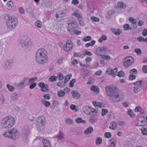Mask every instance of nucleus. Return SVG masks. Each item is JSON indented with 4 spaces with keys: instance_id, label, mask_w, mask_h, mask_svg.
Here are the masks:
<instances>
[{
    "instance_id": "obj_59",
    "label": "nucleus",
    "mask_w": 147,
    "mask_h": 147,
    "mask_svg": "<svg viewBox=\"0 0 147 147\" xmlns=\"http://www.w3.org/2000/svg\"><path fill=\"white\" fill-rule=\"evenodd\" d=\"M35 25L38 28H40L41 26V22L40 21H38L35 22Z\"/></svg>"
},
{
    "instance_id": "obj_33",
    "label": "nucleus",
    "mask_w": 147,
    "mask_h": 147,
    "mask_svg": "<svg viewBox=\"0 0 147 147\" xmlns=\"http://www.w3.org/2000/svg\"><path fill=\"white\" fill-rule=\"evenodd\" d=\"M128 113L130 117L132 118H134L135 117V114L134 112L130 109L128 110Z\"/></svg>"
},
{
    "instance_id": "obj_34",
    "label": "nucleus",
    "mask_w": 147,
    "mask_h": 147,
    "mask_svg": "<svg viewBox=\"0 0 147 147\" xmlns=\"http://www.w3.org/2000/svg\"><path fill=\"white\" fill-rule=\"evenodd\" d=\"M91 90L94 91H95L96 92H99V88L96 86H92L91 87Z\"/></svg>"
},
{
    "instance_id": "obj_39",
    "label": "nucleus",
    "mask_w": 147,
    "mask_h": 147,
    "mask_svg": "<svg viewBox=\"0 0 147 147\" xmlns=\"http://www.w3.org/2000/svg\"><path fill=\"white\" fill-rule=\"evenodd\" d=\"M66 12V10L64 9H63L61 10H60L59 11H58L57 13L60 16L61 18L62 16H61L62 15L65 14Z\"/></svg>"
},
{
    "instance_id": "obj_57",
    "label": "nucleus",
    "mask_w": 147,
    "mask_h": 147,
    "mask_svg": "<svg viewBox=\"0 0 147 147\" xmlns=\"http://www.w3.org/2000/svg\"><path fill=\"white\" fill-rule=\"evenodd\" d=\"M76 80L75 79H73L70 82L69 84V86L71 87H73L74 86V83L75 82Z\"/></svg>"
},
{
    "instance_id": "obj_26",
    "label": "nucleus",
    "mask_w": 147,
    "mask_h": 147,
    "mask_svg": "<svg viewBox=\"0 0 147 147\" xmlns=\"http://www.w3.org/2000/svg\"><path fill=\"white\" fill-rule=\"evenodd\" d=\"M93 131L92 127H90L87 128L84 131V133L86 134H88L92 133Z\"/></svg>"
},
{
    "instance_id": "obj_46",
    "label": "nucleus",
    "mask_w": 147,
    "mask_h": 147,
    "mask_svg": "<svg viewBox=\"0 0 147 147\" xmlns=\"http://www.w3.org/2000/svg\"><path fill=\"white\" fill-rule=\"evenodd\" d=\"M134 51L138 55H140L142 53L141 50L140 48L135 49Z\"/></svg>"
},
{
    "instance_id": "obj_15",
    "label": "nucleus",
    "mask_w": 147,
    "mask_h": 147,
    "mask_svg": "<svg viewBox=\"0 0 147 147\" xmlns=\"http://www.w3.org/2000/svg\"><path fill=\"white\" fill-rule=\"evenodd\" d=\"M117 68H115L114 69H112L111 68H109L106 71L107 74L111 75H115L117 71Z\"/></svg>"
},
{
    "instance_id": "obj_47",
    "label": "nucleus",
    "mask_w": 147,
    "mask_h": 147,
    "mask_svg": "<svg viewBox=\"0 0 147 147\" xmlns=\"http://www.w3.org/2000/svg\"><path fill=\"white\" fill-rule=\"evenodd\" d=\"M37 79V78L36 77L32 78L29 80L28 83H29V82H30L31 83H32L34 82L35 80H36Z\"/></svg>"
},
{
    "instance_id": "obj_12",
    "label": "nucleus",
    "mask_w": 147,
    "mask_h": 147,
    "mask_svg": "<svg viewBox=\"0 0 147 147\" xmlns=\"http://www.w3.org/2000/svg\"><path fill=\"white\" fill-rule=\"evenodd\" d=\"M73 47V44L70 40H67L66 44L63 46L64 49L65 51H68L70 50Z\"/></svg>"
},
{
    "instance_id": "obj_58",
    "label": "nucleus",
    "mask_w": 147,
    "mask_h": 147,
    "mask_svg": "<svg viewBox=\"0 0 147 147\" xmlns=\"http://www.w3.org/2000/svg\"><path fill=\"white\" fill-rule=\"evenodd\" d=\"M58 79L59 80H62L63 79V77L62 74L61 73H59L57 74Z\"/></svg>"
},
{
    "instance_id": "obj_1",
    "label": "nucleus",
    "mask_w": 147,
    "mask_h": 147,
    "mask_svg": "<svg viewBox=\"0 0 147 147\" xmlns=\"http://www.w3.org/2000/svg\"><path fill=\"white\" fill-rule=\"evenodd\" d=\"M105 92L109 99L113 102H117L119 101V94L118 90L109 86L105 88Z\"/></svg>"
},
{
    "instance_id": "obj_23",
    "label": "nucleus",
    "mask_w": 147,
    "mask_h": 147,
    "mask_svg": "<svg viewBox=\"0 0 147 147\" xmlns=\"http://www.w3.org/2000/svg\"><path fill=\"white\" fill-rule=\"evenodd\" d=\"M55 137L58 140H62L64 138V134L62 132L60 131L59 134L56 136Z\"/></svg>"
},
{
    "instance_id": "obj_21",
    "label": "nucleus",
    "mask_w": 147,
    "mask_h": 147,
    "mask_svg": "<svg viewBox=\"0 0 147 147\" xmlns=\"http://www.w3.org/2000/svg\"><path fill=\"white\" fill-rule=\"evenodd\" d=\"M139 86L143 89H145L146 88L147 85L146 83L142 81H140Z\"/></svg>"
},
{
    "instance_id": "obj_24",
    "label": "nucleus",
    "mask_w": 147,
    "mask_h": 147,
    "mask_svg": "<svg viewBox=\"0 0 147 147\" xmlns=\"http://www.w3.org/2000/svg\"><path fill=\"white\" fill-rule=\"evenodd\" d=\"M73 97L74 98H78L80 97V94L77 91L73 90L72 92Z\"/></svg>"
},
{
    "instance_id": "obj_3",
    "label": "nucleus",
    "mask_w": 147,
    "mask_h": 147,
    "mask_svg": "<svg viewBox=\"0 0 147 147\" xmlns=\"http://www.w3.org/2000/svg\"><path fill=\"white\" fill-rule=\"evenodd\" d=\"M14 122L13 117L11 116H7L2 120V126L3 128L8 129L13 125Z\"/></svg>"
},
{
    "instance_id": "obj_22",
    "label": "nucleus",
    "mask_w": 147,
    "mask_h": 147,
    "mask_svg": "<svg viewBox=\"0 0 147 147\" xmlns=\"http://www.w3.org/2000/svg\"><path fill=\"white\" fill-rule=\"evenodd\" d=\"M114 13V11L112 10H109L108 11L106 14V18L107 20H109L110 19L112 16V15Z\"/></svg>"
},
{
    "instance_id": "obj_30",
    "label": "nucleus",
    "mask_w": 147,
    "mask_h": 147,
    "mask_svg": "<svg viewBox=\"0 0 147 147\" xmlns=\"http://www.w3.org/2000/svg\"><path fill=\"white\" fill-rule=\"evenodd\" d=\"M41 102L46 107H48L50 105V103L49 102L47 101L44 99H42L41 100Z\"/></svg>"
},
{
    "instance_id": "obj_41",
    "label": "nucleus",
    "mask_w": 147,
    "mask_h": 147,
    "mask_svg": "<svg viewBox=\"0 0 147 147\" xmlns=\"http://www.w3.org/2000/svg\"><path fill=\"white\" fill-rule=\"evenodd\" d=\"M57 77L55 76H52L50 77L49 78V80L51 82H53L56 81Z\"/></svg>"
},
{
    "instance_id": "obj_45",
    "label": "nucleus",
    "mask_w": 147,
    "mask_h": 147,
    "mask_svg": "<svg viewBox=\"0 0 147 147\" xmlns=\"http://www.w3.org/2000/svg\"><path fill=\"white\" fill-rule=\"evenodd\" d=\"M125 74L122 70H121L119 72L117 76L119 77H123L125 76Z\"/></svg>"
},
{
    "instance_id": "obj_63",
    "label": "nucleus",
    "mask_w": 147,
    "mask_h": 147,
    "mask_svg": "<svg viewBox=\"0 0 147 147\" xmlns=\"http://www.w3.org/2000/svg\"><path fill=\"white\" fill-rule=\"evenodd\" d=\"M142 70L144 73H147V65L143 66L142 68Z\"/></svg>"
},
{
    "instance_id": "obj_17",
    "label": "nucleus",
    "mask_w": 147,
    "mask_h": 147,
    "mask_svg": "<svg viewBox=\"0 0 147 147\" xmlns=\"http://www.w3.org/2000/svg\"><path fill=\"white\" fill-rule=\"evenodd\" d=\"M72 22H69L68 23L69 27L67 28V30L69 32L76 28L75 23Z\"/></svg>"
},
{
    "instance_id": "obj_50",
    "label": "nucleus",
    "mask_w": 147,
    "mask_h": 147,
    "mask_svg": "<svg viewBox=\"0 0 147 147\" xmlns=\"http://www.w3.org/2000/svg\"><path fill=\"white\" fill-rule=\"evenodd\" d=\"M73 15L75 16L76 17H77L78 19L79 20H82V17L80 16L79 13H78L75 12Z\"/></svg>"
},
{
    "instance_id": "obj_52",
    "label": "nucleus",
    "mask_w": 147,
    "mask_h": 147,
    "mask_svg": "<svg viewBox=\"0 0 147 147\" xmlns=\"http://www.w3.org/2000/svg\"><path fill=\"white\" fill-rule=\"evenodd\" d=\"M102 58L103 59L109 60L110 59V57L109 56L105 55H102L101 56Z\"/></svg>"
},
{
    "instance_id": "obj_28",
    "label": "nucleus",
    "mask_w": 147,
    "mask_h": 147,
    "mask_svg": "<svg viewBox=\"0 0 147 147\" xmlns=\"http://www.w3.org/2000/svg\"><path fill=\"white\" fill-rule=\"evenodd\" d=\"M110 144L108 145V147H115V143L114 142V139H111L110 140Z\"/></svg>"
},
{
    "instance_id": "obj_54",
    "label": "nucleus",
    "mask_w": 147,
    "mask_h": 147,
    "mask_svg": "<svg viewBox=\"0 0 147 147\" xmlns=\"http://www.w3.org/2000/svg\"><path fill=\"white\" fill-rule=\"evenodd\" d=\"M94 117H91L89 119L90 122L92 124L95 123L97 121V119L94 118Z\"/></svg>"
},
{
    "instance_id": "obj_14",
    "label": "nucleus",
    "mask_w": 147,
    "mask_h": 147,
    "mask_svg": "<svg viewBox=\"0 0 147 147\" xmlns=\"http://www.w3.org/2000/svg\"><path fill=\"white\" fill-rule=\"evenodd\" d=\"M38 85L41 88L42 91L47 92L49 91L48 86L47 85H45L43 82H40L38 83Z\"/></svg>"
},
{
    "instance_id": "obj_13",
    "label": "nucleus",
    "mask_w": 147,
    "mask_h": 147,
    "mask_svg": "<svg viewBox=\"0 0 147 147\" xmlns=\"http://www.w3.org/2000/svg\"><path fill=\"white\" fill-rule=\"evenodd\" d=\"M13 60L12 59L7 60L4 65L5 68L9 69L11 68L13 65Z\"/></svg>"
},
{
    "instance_id": "obj_43",
    "label": "nucleus",
    "mask_w": 147,
    "mask_h": 147,
    "mask_svg": "<svg viewBox=\"0 0 147 147\" xmlns=\"http://www.w3.org/2000/svg\"><path fill=\"white\" fill-rule=\"evenodd\" d=\"M102 140L101 138L98 137L97 138L96 141V144L99 145L101 144L102 143Z\"/></svg>"
},
{
    "instance_id": "obj_29",
    "label": "nucleus",
    "mask_w": 147,
    "mask_h": 147,
    "mask_svg": "<svg viewBox=\"0 0 147 147\" xmlns=\"http://www.w3.org/2000/svg\"><path fill=\"white\" fill-rule=\"evenodd\" d=\"M117 5L118 7L120 8L125 9L126 7V5L125 4L121 2L118 3Z\"/></svg>"
},
{
    "instance_id": "obj_51",
    "label": "nucleus",
    "mask_w": 147,
    "mask_h": 147,
    "mask_svg": "<svg viewBox=\"0 0 147 147\" xmlns=\"http://www.w3.org/2000/svg\"><path fill=\"white\" fill-rule=\"evenodd\" d=\"M82 40L85 42L89 41L91 40V37L90 36H88L82 39Z\"/></svg>"
},
{
    "instance_id": "obj_2",
    "label": "nucleus",
    "mask_w": 147,
    "mask_h": 147,
    "mask_svg": "<svg viewBox=\"0 0 147 147\" xmlns=\"http://www.w3.org/2000/svg\"><path fill=\"white\" fill-rule=\"evenodd\" d=\"M47 54L44 49H40L37 50L36 54V60L39 63L42 64L47 61Z\"/></svg>"
},
{
    "instance_id": "obj_35",
    "label": "nucleus",
    "mask_w": 147,
    "mask_h": 147,
    "mask_svg": "<svg viewBox=\"0 0 147 147\" xmlns=\"http://www.w3.org/2000/svg\"><path fill=\"white\" fill-rule=\"evenodd\" d=\"M92 103L93 105L95 106H96L99 108H100L101 107L102 103L100 102L94 101Z\"/></svg>"
},
{
    "instance_id": "obj_36",
    "label": "nucleus",
    "mask_w": 147,
    "mask_h": 147,
    "mask_svg": "<svg viewBox=\"0 0 147 147\" xmlns=\"http://www.w3.org/2000/svg\"><path fill=\"white\" fill-rule=\"evenodd\" d=\"M6 87L10 91L13 92L14 91V87L13 86L10 85L9 84H7L6 85Z\"/></svg>"
},
{
    "instance_id": "obj_19",
    "label": "nucleus",
    "mask_w": 147,
    "mask_h": 147,
    "mask_svg": "<svg viewBox=\"0 0 147 147\" xmlns=\"http://www.w3.org/2000/svg\"><path fill=\"white\" fill-rule=\"evenodd\" d=\"M42 142L43 147H51L50 142L47 140L43 139Z\"/></svg>"
},
{
    "instance_id": "obj_10",
    "label": "nucleus",
    "mask_w": 147,
    "mask_h": 147,
    "mask_svg": "<svg viewBox=\"0 0 147 147\" xmlns=\"http://www.w3.org/2000/svg\"><path fill=\"white\" fill-rule=\"evenodd\" d=\"M123 60L124 61L123 63L124 66L128 67L132 64L134 62V59L132 57L128 56L125 58Z\"/></svg>"
},
{
    "instance_id": "obj_5",
    "label": "nucleus",
    "mask_w": 147,
    "mask_h": 147,
    "mask_svg": "<svg viewBox=\"0 0 147 147\" xmlns=\"http://www.w3.org/2000/svg\"><path fill=\"white\" fill-rule=\"evenodd\" d=\"M37 128L39 131H41L45 128L46 119L44 116H39L37 119Z\"/></svg>"
},
{
    "instance_id": "obj_7",
    "label": "nucleus",
    "mask_w": 147,
    "mask_h": 147,
    "mask_svg": "<svg viewBox=\"0 0 147 147\" xmlns=\"http://www.w3.org/2000/svg\"><path fill=\"white\" fill-rule=\"evenodd\" d=\"M107 46H103L102 47H98L95 52V53L98 56H101L103 54H106V52H109Z\"/></svg>"
},
{
    "instance_id": "obj_37",
    "label": "nucleus",
    "mask_w": 147,
    "mask_h": 147,
    "mask_svg": "<svg viewBox=\"0 0 147 147\" xmlns=\"http://www.w3.org/2000/svg\"><path fill=\"white\" fill-rule=\"evenodd\" d=\"M65 92L62 90H60L58 91L57 92L58 95L60 97H63L65 94Z\"/></svg>"
},
{
    "instance_id": "obj_44",
    "label": "nucleus",
    "mask_w": 147,
    "mask_h": 147,
    "mask_svg": "<svg viewBox=\"0 0 147 147\" xmlns=\"http://www.w3.org/2000/svg\"><path fill=\"white\" fill-rule=\"evenodd\" d=\"M142 134L144 135H147V131L146 129L144 127H142L141 129Z\"/></svg>"
},
{
    "instance_id": "obj_38",
    "label": "nucleus",
    "mask_w": 147,
    "mask_h": 147,
    "mask_svg": "<svg viewBox=\"0 0 147 147\" xmlns=\"http://www.w3.org/2000/svg\"><path fill=\"white\" fill-rule=\"evenodd\" d=\"M84 56V54H81L80 52L76 53H74V57H79L81 58H83Z\"/></svg>"
},
{
    "instance_id": "obj_60",
    "label": "nucleus",
    "mask_w": 147,
    "mask_h": 147,
    "mask_svg": "<svg viewBox=\"0 0 147 147\" xmlns=\"http://www.w3.org/2000/svg\"><path fill=\"white\" fill-rule=\"evenodd\" d=\"M65 122L66 123L69 124H71L73 123L72 120L69 119H65Z\"/></svg>"
},
{
    "instance_id": "obj_27",
    "label": "nucleus",
    "mask_w": 147,
    "mask_h": 147,
    "mask_svg": "<svg viewBox=\"0 0 147 147\" xmlns=\"http://www.w3.org/2000/svg\"><path fill=\"white\" fill-rule=\"evenodd\" d=\"M76 122L77 123H85L86 121L84 120H82V118L80 117H78L76 119Z\"/></svg>"
},
{
    "instance_id": "obj_61",
    "label": "nucleus",
    "mask_w": 147,
    "mask_h": 147,
    "mask_svg": "<svg viewBox=\"0 0 147 147\" xmlns=\"http://www.w3.org/2000/svg\"><path fill=\"white\" fill-rule=\"evenodd\" d=\"M69 32L71 34H74L78 35V31L76 30L75 29L71 30Z\"/></svg>"
},
{
    "instance_id": "obj_16",
    "label": "nucleus",
    "mask_w": 147,
    "mask_h": 147,
    "mask_svg": "<svg viewBox=\"0 0 147 147\" xmlns=\"http://www.w3.org/2000/svg\"><path fill=\"white\" fill-rule=\"evenodd\" d=\"M82 109L84 113L86 114H90L91 111L92 110L91 107L88 106H85L83 107Z\"/></svg>"
},
{
    "instance_id": "obj_6",
    "label": "nucleus",
    "mask_w": 147,
    "mask_h": 147,
    "mask_svg": "<svg viewBox=\"0 0 147 147\" xmlns=\"http://www.w3.org/2000/svg\"><path fill=\"white\" fill-rule=\"evenodd\" d=\"M17 19L13 16H11L9 17L6 22L7 26L10 29L14 28L18 24Z\"/></svg>"
},
{
    "instance_id": "obj_9",
    "label": "nucleus",
    "mask_w": 147,
    "mask_h": 147,
    "mask_svg": "<svg viewBox=\"0 0 147 147\" xmlns=\"http://www.w3.org/2000/svg\"><path fill=\"white\" fill-rule=\"evenodd\" d=\"M20 42L21 46L24 49H26L31 45V41L28 38H23L21 39Z\"/></svg>"
},
{
    "instance_id": "obj_62",
    "label": "nucleus",
    "mask_w": 147,
    "mask_h": 147,
    "mask_svg": "<svg viewBox=\"0 0 147 147\" xmlns=\"http://www.w3.org/2000/svg\"><path fill=\"white\" fill-rule=\"evenodd\" d=\"M137 40L140 42H144V38L142 36H139L137 38Z\"/></svg>"
},
{
    "instance_id": "obj_53",
    "label": "nucleus",
    "mask_w": 147,
    "mask_h": 147,
    "mask_svg": "<svg viewBox=\"0 0 147 147\" xmlns=\"http://www.w3.org/2000/svg\"><path fill=\"white\" fill-rule=\"evenodd\" d=\"M108 112V111L107 109H103L102 110L101 115L102 116L105 115Z\"/></svg>"
},
{
    "instance_id": "obj_31",
    "label": "nucleus",
    "mask_w": 147,
    "mask_h": 147,
    "mask_svg": "<svg viewBox=\"0 0 147 147\" xmlns=\"http://www.w3.org/2000/svg\"><path fill=\"white\" fill-rule=\"evenodd\" d=\"M95 42H96L95 40H92L90 42L86 43L85 45V46L86 47H88L90 46H92Z\"/></svg>"
},
{
    "instance_id": "obj_11",
    "label": "nucleus",
    "mask_w": 147,
    "mask_h": 147,
    "mask_svg": "<svg viewBox=\"0 0 147 147\" xmlns=\"http://www.w3.org/2000/svg\"><path fill=\"white\" fill-rule=\"evenodd\" d=\"M30 129V127L28 124H26L25 125L24 128L25 131L23 133V136L24 138L28 139V137L29 135Z\"/></svg>"
},
{
    "instance_id": "obj_25",
    "label": "nucleus",
    "mask_w": 147,
    "mask_h": 147,
    "mask_svg": "<svg viewBox=\"0 0 147 147\" xmlns=\"http://www.w3.org/2000/svg\"><path fill=\"white\" fill-rule=\"evenodd\" d=\"M117 123L115 122H112L110 123L109 128L111 129L115 130L116 129Z\"/></svg>"
},
{
    "instance_id": "obj_20",
    "label": "nucleus",
    "mask_w": 147,
    "mask_h": 147,
    "mask_svg": "<svg viewBox=\"0 0 147 147\" xmlns=\"http://www.w3.org/2000/svg\"><path fill=\"white\" fill-rule=\"evenodd\" d=\"M19 96L20 95L14 92L12 94L11 99L12 101H15L17 100Z\"/></svg>"
},
{
    "instance_id": "obj_18",
    "label": "nucleus",
    "mask_w": 147,
    "mask_h": 147,
    "mask_svg": "<svg viewBox=\"0 0 147 147\" xmlns=\"http://www.w3.org/2000/svg\"><path fill=\"white\" fill-rule=\"evenodd\" d=\"M111 30L116 35L118 36L121 33V31L120 29H115L113 28H111Z\"/></svg>"
},
{
    "instance_id": "obj_55",
    "label": "nucleus",
    "mask_w": 147,
    "mask_h": 147,
    "mask_svg": "<svg viewBox=\"0 0 147 147\" xmlns=\"http://www.w3.org/2000/svg\"><path fill=\"white\" fill-rule=\"evenodd\" d=\"M136 78V76L133 74H130L129 76V79L130 80H133L135 79Z\"/></svg>"
},
{
    "instance_id": "obj_40",
    "label": "nucleus",
    "mask_w": 147,
    "mask_h": 147,
    "mask_svg": "<svg viewBox=\"0 0 147 147\" xmlns=\"http://www.w3.org/2000/svg\"><path fill=\"white\" fill-rule=\"evenodd\" d=\"M140 87L138 86H136L134 88V91L135 93H137L140 91Z\"/></svg>"
},
{
    "instance_id": "obj_42",
    "label": "nucleus",
    "mask_w": 147,
    "mask_h": 147,
    "mask_svg": "<svg viewBox=\"0 0 147 147\" xmlns=\"http://www.w3.org/2000/svg\"><path fill=\"white\" fill-rule=\"evenodd\" d=\"M124 30H131L132 28L130 27L129 25L128 24H125L123 26Z\"/></svg>"
},
{
    "instance_id": "obj_8",
    "label": "nucleus",
    "mask_w": 147,
    "mask_h": 147,
    "mask_svg": "<svg viewBox=\"0 0 147 147\" xmlns=\"http://www.w3.org/2000/svg\"><path fill=\"white\" fill-rule=\"evenodd\" d=\"M28 80V78H26L22 80L19 83H15L14 86L16 88L18 89H22L26 85H29Z\"/></svg>"
},
{
    "instance_id": "obj_49",
    "label": "nucleus",
    "mask_w": 147,
    "mask_h": 147,
    "mask_svg": "<svg viewBox=\"0 0 147 147\" xmlns=\"http://www.w3.org/2000/svg\"><path fill=\"white\" fill-rule=\"evenodd\" d=\"M138 72L137 70L135 69H131L129 73L131 74H137Z\"/></svg>"
},
{
    "instance_id": "obj_32",
    "label": "nucleus",
    "mask_w": 147,
    "mask_h": 147,
    "mask_svg": "<svg viewBox=\"0 0 147 147\" xmlns=\"http://www.w3.org/2000/svg\"><path fill=\"white\" fill-rule=\"evenodd\" d=\"M92 115L91 117H95L97 115V112L94 109L92 108V110L91 111Z\"/></svg>"
},
{
    "instance_id": "obj_48",
    "label": "nucleus",
    "mask_w": 147,
    "mask_h": 147,
    "mask_svg": "<svg viewBox=\"0 0 147 147\" xmlns=\"http://www.w3.org/2000/svg\"><path fill=\"white\" fill-rule=\"evenodd\" d=\"M7 5L9 8H12L14 7V5L11 1H9L7 2Z\"/></svg>"
},
{
    "instance_id": "obj_64",
    "label": "nucleus",
    "mask_w": 147,
    "mask_h": 147,
    "mask_svg": "<svg viewBox=\"0 0 147 147\" xmlns=\"http://www.w3.org/2000/svg\"><path fill=\"white\" fill-rule=\"evenodd\" d=\"M142 35L144 36H145L147 35V29H144L143 30L142 33Z\"/></svg>"
},
{
    "instance_id": "obj_4",
    "label": "nucleus",
    "mask_w": 147,
    "mask_h": 147,
    "mask_svg": "<svg viewBox=\"0 0 147 147\" xmlns=\"http://www.w3.org/2000/svg\"><path fill=\"white\" fill-rule=\"evenodd\" d=\"M4 136L13 140L17 139L19 136L17 129L15 128L10 129L8 132H6L4 134Z\"/></svg>"
},
{
    "instance_id": "obj_56",
    "label": "nucleus",
    "mask_w": 147,
    "mask_h": 147,
    "mask_svg": "<svg viewBox=\"0 0 147 147\" xmlns=\"http://www.w3.org/2000/svg\"><path fill=\"white\" fill-rule=\"evenodd\" d=\"M104 136L106 138H109L111 136V134L110 132H107L105 133Z\"/></svg>"
}]
</instances>
